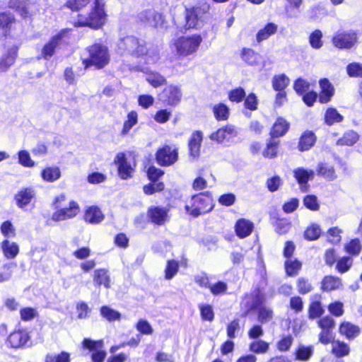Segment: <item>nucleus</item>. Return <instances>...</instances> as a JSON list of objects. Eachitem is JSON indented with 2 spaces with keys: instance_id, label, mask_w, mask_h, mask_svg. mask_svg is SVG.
I'll return each mask as SVG.
<instances>
[{
  "instance_id": "nucleus-45",
  "label": "nucleus",
  "mask_w": 362,
  "mask_h": 362,
  "mask_svg": "<svg viewBox=\"0 0 362 362\" xmlns=\"http://www.w3.org/2000/svg\"><path fill=\"white\" fill-rule=\"evenodd\" d=\"M303 264L298 259H288L284 262L286 274L288 276H296L302 269Z\"/></svg>"
},
{
  "instance_id": "nucleus-25",
  "label": "nucleus",
  "mask_w": 362,
  "mask_h": 362,
  "mask_svg": "<svg viewBox=\"0 0 362 362\" xmlns=\"http://www.w3.org/2000/svg\"><path fill=\"white\" fill-rule=\"evenodd\" d=\"M317 141V136L312 130H305L300 134L297 148L300 152H304L311 149L315 144Z\"/></svg>"
},
{
  "instance_id": "nucleus-3",
  "label": "nucleus",
  "mask_w": 362,
  "mask_h": 362,
  "mask_svg": "<svg viewBox=\"0 0 362 362\" xmlns=\"http://www.w3.org/2000/svg\"><path fill=\"white\" fill-rule=\"evenodd\" d=\"M211 5L206 1H199L194 5L185 6L182 29L185 31L197 30L204 18L210 14Z\"/></svg>"
},
{
  "instance_id": "nucleus-44",
  "label": "nucleus",
  "mask_w": 362,
  "mask_h": 362,
  "mask_svg": "<svg viewBox=\"0 0 362 362\" xmlns=\"http://www.w3.org/2000/svg\"><path fill=\"white\" fill-rule=\"evenodd\" d=\"M212 112L216 121H226L230 117L229 107L223 103L215 104L212 107Z\"/></svg>"
},
{
  "instance_id": "nucleus-16",
  "label": "nucleus",
  "mask_w": 362,
  "mask_h": 362,
  "mask_svg": "<svg viewBox=\"0 0 362 362\" xmlns=\"http://www.w3.org/2000/svg\"><path fill=\"white\" fill-rule=\"evenodd\" d=\"M17 24V19L10 11L0 12V40L7 39L12 36Z\"/></svg>"
},
{
  "instance_id": "nucleus-62",
  "label": "nucleus",
  "mask_w": 362,
  "mask_h": 362,
  "mask_svg": "<svg viewBox=\"0 0 362 362\" xmlns=\"http://www.w3.org/2000/svg\"><path fill=\"white\" fill-rule=\"evenodd\" d=\"M243 101L245 110L253 112L258 109L259 100L255 93H250L248 95H245Z\"/></svg>"
},
{
  "instance_id": "nucleus-43",
  "label": "nucleus",
  "mask_w": 362,
  "mask_h": 362,
  "mask_svg": "<svg viewBox=\"0 0 362 362\" xmlns=\"http://www.w3.org/2000/svg\"><path fill=\"white\" fill-rule=\"evenodd\" d=\"M61 170L57 166L46 167L40 173L42 179L47 182H54L61 177Z\"/></svg>"
},
{
  "instance_id": "nucleus-32",
  "label": "nucleus",
  "mask_w": 362,
  "mask_h": 362,
  "mask_svg": "<svg viewBox=\"0 0 362 362\" xmlns=\"http://www.w3.org/2000/svg\"><path fill=\"white\" fill-rule=\"evenodd\" d=\"M8 7L18 13L24 19L31 16L28 0H8Z\"/></svg>"
},
{
  "instance_id": "nucleus-64",
  "label": "nucleus",
  "mask_w": 362,
  "mask_h": 362,
  "mask_svg": "<svg viewBox=\"0 0 362 362\" xmlns=\"http://www.w3.org/2000/svg\"><path fill=\"white\" fill-rule=\"evenodd\" d=\"M45 362H71L69 353L61 351L57 355L47 354Z\"/></svg>"
},
{
  "instance_id": "nucleus-38",
  "label": "nucleus",
  "mask_w": 362,
  "mask_h": 362,
  "mask_svg": "<svg viewBox=\"0 0 362 362\" xmlns=\"http://www.w3.org/2000/svg\"><path fill=\"white\" fill-rule=\"evenodd\" d=\"M1 249L6 259H14L19 253V246L15 242L5 239L1 243Z\"/></svg>"
},
{
  "instance_id": "nucleus-48",
  "label": "nucleus",
  "mask_w": 362,
  "mask_h": 362,
  "mask_svg": "<svg viewBox=\"0 0 362 362\" xmlns=\"http://www.w3.org/2000/svg\"><path fill=\"white\" fill-rule=\"evenodd\" d=\"M343 119V115H341L335 107H328L325 112V123L329 126L341 122Z\"/></svg>"
},
{
  "instance_id": "nucleus-14",
  "label": "nucleus",
  "mask_w": 362,
  "mask_h": 362,
  "mask_svg": "<svg viewBox=\"0 0 362 362\" xmlns=\"http://www.w3.org/2000/svg\"><path fill=\"white\" fill-rule=\"evenodd\" d=\"M67 33V29H62L52 36L43 45L41 49V57L44 59H49L54 55L56 49L62 45L63 38Z\"/></svg>"
},
{
  "instance_id": "nucleus-27",
  "label": "nucleus",
  "mask_w": 362,
  "mask_h": 362,
  "mask_svg": "<svg viewBox=\"0 0 362 362\" xmlns=\"http://www.w3.org/2000/svg\"><path fill=\"white\" fill-rule=\"evenodd\" d=\"M254 230V223L245 218L238 219L234 226L235 235L240 239L251 235Z\"/></svg>"
},
{
  "instance_id": "nucleus-63",
  "label": "nucleus",
  "mask_w": 362,
  "mask_h": 362,
  "mask_svg": "<svg viewBox=\"0 0 362 362\" xmlns=\"http://www.w3.org/2000/svg\"><path fill=\"white\" fill-rule=\"evenodd\" d=\"M346 73L352 78H362V64L351 62L346 66Z\"/></svg>"
},
{
  "instance_id": "nucleus-2",
  "label": "nucleus",
  "mask_w": 362,
  "mask_h": 362,
  "mask_svg": "<svg viewBox=\"0 0 362 362\" xmlns=\"http://www.w3.org/2000/svg\"><path fill=\"white\" fill-rule=\"evenodd\" d=\"M266 297L259 287H256L250 293H245L240 303L241 317L246 318L254 312L257 313V320L264 324L273 319L272 308L264 305Z\"/></svg>"
},
{
  "instance_id": "nucleus-60",
  "label": "nucleus",
  "mask_w": 362,
  "mask_h": 362,
  "mask_svg": "<svg viewBox=\"0 0 362 362\" xmlns=\"http://www.w3.org/2000/svg\"><path fill=\"white\" fill-rule=\"evenodd\" d=\"M289 84V78L284 74L275 75L272 78V87L275 90H285Z\"/></svg>"
},
{
  "instance_id": "nucleus-51",
  "label": "nucleus",
  "mask_w": 362,
  "mask_h": 362,
  "mask_svg": "<svg viewBox=\"0 0 362 362\" xmlns=\"http://www.w3.org/2000/svg\"><path fill=\"white\" fill-rule=\"evenodd\" d=\"M317 173L328 180H333L337 177L334 168L324 163L318 164Z\"/></svg>"
},
{
  "instance_id": "nucleus-36",
  "label": "nucleus",
  "mask_w": 362,
  "mask_h": 362,
  "mask_svg": "<svg viewBox=\"0 0 362 362\" xmlns=\"http://www.w3.org/2000/svg\"><path fill=\"white\" fill-rule=\"evenodd\" d=\"M279 146L280 141L269 136L262 152L263 157L267 159L276 158L279 155Z\"/></svg>"
},
{
  "instance_id": "nucleus-10",
  "label": "nucleus",
  "mask_w": 362,
  "mask_h": 362,
  "mask_svg": "<svg viewBox=\"0 0 362 362\" xmlns=\"http://www.w3.org/2000/svg\"><path fill=\"white\" fill-rule=\"evenodd\" d=\"M155 159L161 167L171 166L179 159L178 148L176 146L164 144L156 150Z\"/></svg>"
},
{
  "instance_id": "nucleus-12",
  "label": "nucleus",
  "mask_w": 362,
  "mask_h": 362,
  "mask_svg": "<svg viewBox=\"0 0 362 362\" xmlns=\"http://www.w3.org/2000/svg\"><path fill=\"white\" fill-rule=\"evenodd\" d=\"M181 98V89L175 85L165 87L158 95V100L165 106L175 107L180 103Z\"/></svg>"
},
{
  "instance_id": "nucleus-57",
  "label": "nucleus",
  "mask_w": 362,
  "mask_h": 362,
  "mask_svg": "<svg viewBox=\"0 0 362 362\" xmlns=\"http://www.w3.org/2000/svg\"><path fill=\"white\" fill-rule=\"evenodd\" d=\"M269 349V344L262 339L252 341L249 345V350L257 354H265Z\"/></svg>"
},
{
  "instance_id": "nucleus-1",
  "label": "nucleus",
  "mask_w": 362,
  "mask_h": 362,
  "mask_svg": "<svg viewBox=\"0 0 362 362\" xmlns=\"http://www.w3.org/2000/svg\"><path fill=\"white\" fill-rule=\"evenodd\" d=\"M64 6L76 13L70 21L74 28L98 30L107 23L108 14L105 0H66Z\"/></svg>"
},
{
  "instance_id": "nucleus-49",
  "label": "nucleus",
  "mask_w": 362,
  "mask_h": 362,
  "mask_svg": "<svg viewBox=\"0 0 362 362\" xmlns=\"http://www.w3.org/2000/svg\"><path fill=\"white\" fill-rule=\"evenodd\" d=\"M322 234L320 226L317 223H311L307 226L303 233V237L308 241L317 240Z\"/></svg>"
},
{
  "instance_id": "nucleus-29",
  "label": "nucleus",
  "mask_w": 362,
  "mask_h": 362,
  "mask_svg": "<svg viewBox=\"0 0 362 362\" xmlns=\"http://www.w3.org/2000/svg\"><path fill=\"white\" fill-rule=\"evenodd\" d=\"M269 220L275 231L279 235L286 234L291 228V223L286 218L281 217L278 212L270 213Z\"/></svg>"
},
{
  "instance_id": "nucleus-61",
  "label": "nucleus",
  "mask_w": 362,
  "mask_h": 362,
  "mask_svg": "<svg viewBox=\"0 0 362 362\" xmlns=\"http://www.w3.org/2000/svg\"><path fill=\"white\" fill-rule=\"evenodd\" d=\"M245 90L241 86L231 89L228 93V98L231 103H240L245 98Z\"/></svg>"
},
{
  "instance_id": "nucleus-15",
  "label": "nucleus",
  "mask_w": 362,
  "mask_h": 362,
  "mask_svg": "<svg viewBox=\"0 0 362 362\" xmlns=\"http://www.w3.org/2000/svg\"><path fill=\"white\" fill-rule=\"evenodd\" d=\"M80 212V206L76 201L71 200L67 207L55 209L52 214V220L55 222L63 221L75 218Z\"/></svg>"
},
{
  "instance_id": "nucleus-28",
  "label": "nucleus",
  "mask_w": 362,
  "mask_h": 362,
  "mask_svg": "<svg viewBox=\"0 0 362 362\" xmlns=\"http://www.w3.org/2000/svg\"><path fill=\"white\" fill-rule=\"evenodd\" d=\"M290 129V123L283 117H278L269 132V136L277 139L284 136Z\"/></svg>"
},
{
  "instance_id": "nucleus-21",
  "label": "nucleus",
  "mask_w": 362,
  "mask_h": 362,
  "mask_svg": "<svg viewBox=\"0 0 362 362\" xmlns=\"http://www.w3.org/2000/svg\"><path fill=\"white\" fill-rule=\"evenodd\" d=\"M237 135L238 130L236 127L231 124H226L212 132L209 135V139L213 141L221 144L226 139L235 137Z\"/></svg>"
},
{
  "instance_id": "nucleus-55",
  "label": "nucleus",
  "mask_w": 362,
  "mask_h": 362,
  "mask_svg": "<svg viewBox=\"0 0 362 362\" xmlns=\"http://www.w3.org/2000/svg\"><path fill=\"white\" fill-rule=\"evenodd\" d=\"M179 262L175 259H168L164 270V277L167 280L172 279L178 272Z\"/></svg>"
},
{
  "instance_id": "nucleus-20",
  "label": "nucleus",
  "mask_w": 362,
  "mask_h": 362,
  "mask_svg": "<svg viewBox=\"0 0 362 362\" xmlns=\"http://www.w3.org/2000/svg\"><path fill=\"white\" fill-rule=\"evenodd\" d=\"M203 138L201 130H194L190 134L187 141L188 155L190 158L194 160L200 156Z\"/></svg>"
},
{
  "instance_id": "nucleus-8",
  "label": "nucleus",
  "mask_w": 362,
  "mask_h": 362,
  "mask_svg": "<svg viewBox=\"0 0 362 362\" xmlns=\"http://www.w3.org/2000/svg\"><path fill=\"white\" fill-rule=\"evenodd\" d=\"M324 259L327 266L329 267L334 266L335 270L341 274L348 272L354 264L351 257L345 255L338 257L337 251L334 248H329L325 251Z\"/></svg>"
},
{
  "instance_id": "nucleus-5",
  "label": "nucleus",
  "mask_w": 362,
  "mask_h": 362,
  "mask_svg": "<svg viewBox=\"0 0 362 362\" xmlns=\"http://www.w3.org/2000/svg\"><path fill=\"white\" fill-rule=\"evenodd\" d=\"M214 208V198L211 192L209 191L192 195L189 203L185 206L187 214L194 218L209 213Z\"/></svg>"
},
{
  "instance_id": "nucleus-13",
  "label": "nucleus",
  "mask_w": 362,
  "mask_h": 362,
  "mask_svg": "<svg viewBox=\"0 0 362 362\" xmlns=\"http://www.w3.org/2000/svg\"><path fill=\"white\" fill-rule=\"evenodd\" d=\"M81 347L83 349H87L91 352V359L93 362H103L106 352L103 349V340H92L88 338H85L81 342Z\"/></svg>"
},
{
  "instance_id": "nucleus-11",
  "label": "nucleus",
  "mask_w": 362,
  "mask_h": 362,
  "mask_svg": "<svg viewBox=\"0 0 362 362\" xmlns=\"http://www.w3.org/2000/svg\"><path fill=\"white\" fill-rule=\"evenodd\" d=\"M139 21L144 25L153 28H166L168 24L163 13L151 10L141 12L139 16Z\"/></svg>"
},
{
  "instance_id": "nucleus-37",
  "label": "nucleus",
  "mask_w": 362,
  "mask_h": 362,
  "mask_svg": "<svg viewBox=\"0 0 362 362\" xmlns=\"http://www.w3.org/2000/svg\"><path fill=\"white\" fill-rule=\"evenodd\" d=\"M351 352L349 345L344 341L334 340L332 343L331 354L337 358L345 357Z\"/></svg>"
},
{
  "instance_id": "nucleus-35",
  "label": "nucleus",
  "mask_w": 362,
  "mask_h": 362,
  "mask_svg": "<svg viewBox=\"0 0 362 362\" xmlns=\"http://www.w3.org/2000/svg\"><path fill=\"white\" fill-rule=\"evenodd\" d=\"M240 58L248 66H255L259 64L262 57L252 48L243 47L240 50Z\"/></svg>"
},
{
  "instance_id": "nucleus-46",
  "label": "nucleus",
  "mask_w": 362,
  "mask_h": 362,
  "mask_svg": "<svg viewBox=\"0 0 362 362\" xmlns=\"http://www.w3.org/2000/svg\"><path fill=\"white\" fill-rule=\"evenodd\" d=\"M359 139V135L354 130H349L345 132L343 135L337 139V146H351L354 145Z\"/></svg>"
},
{
  "instance_id": "nucleus-33",
  "label": "nucleus",
  "mask_w": 362,
  "mask_h": 362,
  "mask_svg": "<svg viewBox=\"0 0 362 362\" xmlns=\"http://www.w3.org/2000/svg\"><path fill=\"white\" fill-rule=\"evenodd\" d=\"M18 47L13 46L0 58V72L6 71L13 65L18 56Z\"/></svg>"
},
{
  "instance_id": "nucleus-17",
  "label": "nucleus",
  "mask_w": 362,
  "mask_h": 362,
  "mask_svg": "<svg viewBox=\"0 0 362 362\" xmlns=\"http://www.w3.org/2000/svg\"><path fill=\"white\" fill-rule=\"evenodd\" d=\"M170 208L167 206H151L147 210V218L150 223L156 226H163L170 219Z\"/></svg>"
},
{
  "instance_id": "nucleus-31",
  "label": "nucleus",
  "mask_w": 362,
  "mask_h": 362,
  "mask_svg": "<svg viewBox=\"0 0 362 362\" xmlns=\"http://www.w3.org/2000/svg\"><path fill=\"white\" fill-rule=\"evenodd\" d=\"M28 339V334L23 330L18 329L8 335L7 342L11 348L18 349L25 345Z\"/></svg>"
},
{
  "instance_id": "nucleus-4",
  "label": "nucleus",
  "mask_w": 362,
  "mask_h": 362,
  "mask_svg": "<svg viewBox=\"0 0 362 362\" xmlns=\"http://www.w3.org/2000/svg\"><path fill=\"white\" fill-rule=\"evenodd\" d=\"M88 57L82 59L84 69L94 68L97 70L105 69L110 62V54L106 45L94 42L86 48Z\"/></svg>"
},
{
  "instance_id": "nucleus-42",
  "label": "nucleus",
  "mask_w": 362,
  "mask_h": 362,
  "mask_svg": "<svg viewBox=\"0 0 362 362\" xmlns=\"http://www.w3.org/2000/svg\"><path fill=\"white\" fill-rule=\"evenodd\" d=\"M278 30V26L274 23H267L256 34V40L258 43L267 40Z\"/></svg>"
},
{
  "instance_id": "nucleus-18",
  "label": "nucleus",
  "mask_w": 362,
  "mask_h": 362,
  "mask_svg": "<svg viewBox=\"0 0 362 362\" xmlns=\"http://www.w3.org/2000/svg\"><path fill=\"white\" fill-rule=\"evenodd\" d=\"M114 163L117 165L118 176L122 180H128L133 177L134 168L128 162L124 153H118L115 158Z\"/></svg>"
},
{
  "instance_id": "nucleus-56",
  "label": "nucleus",
  "mask_w": 362,
  "mask_h": 362,
  "mask_svg": "<svg viewBox=\"0 0 362 362\" xmlns=\"http://www.w3.org/2000/svg\"><path fill=\"white\" fill-rule=\"evenodd\" d=\"M100 313L101 316L109 322L119 320L121 318V313L107 305H103L100 308Z\"/></svg>"
},
{
  "instance_id": "nucleus-54",
  "label": "nucleus",
  "mask_w": 362,
  "mask_h": 362,
  "mask_svg": "<svg viewBox=\"0 0 362 362\" xmlns=\"http://www.w3.org/2000/svg\"><path fill=\"white\" fill-rule=\"evenodd\" d=\"M293 344V337L288 334L282 335L276 342V347L280 352L288 351Z\"/></svg>"
},
{
  "instance_id": "nucleus-39",
  "label": "nucleus",
  "mask_w": 362,
  "mask_h": 362,
  "mask_svg": "<svg viewBox=\"0 0 362 362\" xmlns=\"http://www.w3.org/2000/svg\"><path fill=\"white\" fill-rule=\"evenodd\" d=\"M362 250V245L358 238H353L344 245V251L346 256L354 257H358Z\"/></svg>"
},
{
  "instance_id": "nucleus-34",
  "label": "nucleus",
  "mask_w": 362,
  "mask_h": 362,
  "mask_svg": "<svg viewBox=\"0 0 362 362\" xmlns=\"http://www.w3.org/2000/svg\"><path fill=\"white\" fill-rule=\"evenodd\" d=\"M93 280L97 287L103 286L105 288H110L111 286V279L109 272L107 269L100 268L94 271Z\"/></svg>"
},
{
  "instance_id": "nucleus-30",
  "label": "nucleus",
  "mask_w": 362,
  "mask_h": 362,
  "mask_svg": "<svg viewBox=\"0 0 362 362\" xmlns=\"http://www.w3.org/2000/svg\"><path fill=\"white\" fill-rule=\"evenodd\" d=\"M342 287L341 279L334 275L325 276L320 282V290L322 292L337 291Z\"/></svg>"
},
{
  "instance_id": "nucleus-19",
  "label": "nucleus",
  "mask_w": 362,
  "mask_h": 362,
  "mask_svg": "<svg viewBox=\"0 0 362 362\" xmlns=\"http://www.w3.org/2000/svg\"><path fill=\"white\" fill-rule=\"evenodd\" d=\"M35 191L31 187H22L14 195V201L16 206L21 209H25L35 202Z\"/></svg>"
},
{
  "instance_id": "nucleus-59",
  "label": "nucleus",
  "mask_w": 362,
  "mask_h": 362,
  "mask_svg": "<svg viewBox=\"0 0 362 362\" xmlns=\"http://www.w3.org/2000/svg\"><path fill=\"white\" fill-rule=\"evenodd\" d=\"M165 189V184L162 181L151 182L143 186V192L146 195H152L161 192Z\"/></svg>"
},
{
  "instance_id": "nucleus-22",
  "label": "nucleus",
  "mask_w": 362,
  "mask_h": 362,
  "mask_svg": "<svg viewBox=\"0 0 362 362\" xmlns=\"http://www.w3.org/2000/svg\"><path fill=\"white\" fill-rule=\"evenodd\" d=\"M339 334L348 341H354L361 334L359 325L348 320L341 321L338 327Z\"/></svg>"
},
{
  "instance_id": "nucleus-53",
  "label": "nucleus",
  "mask_w": 362,
  "mask_h": 362,
  "mask_svg": "<svg viewBox=\"0 0 362 362\" xmlns=\"http://www.w3.org/2000/svg\"><path fill=\"white\" fill-rule=\"evenodd\" d=\"M200 317L204 322H212L215 318L213 306L210 304L200 303L198 305Z\"/></svg>"
},
{
  "instance_id": "nucleus-7",
  "label": "nucleus",
  "mask_w": 362,
  "mask_h": 362,
  "mask_svg": "<svg viewBox=\"0 0 362 362\" xmlns=\"http://www.w3.org/2000/svg\"><path fill=\"white\" fill-rule=\"evenodd\" d=\"M122 42L124 49L134 57L144 58L151 57L152 54L156 58H158V53L157 52H151L148 48V42L144 39L130 35L124 37Z\"/></svg>"
},
{
  "instance_id": "nucleus-58",
  "label": "nucleus",
  "mask_w": 362,
  "mask_h": 362,
  "mask_svg": "<svg viewBox=\"0 0 362 362\" xmlns=\"http://www.w3.org/2000/svg\"><path fill=\"white\" fill-rule=\"evenodd\" d=\"M165 189V184L162 181L151 182L143 186V192L146 195H152L161 192Z\"/></svg>"
},
{
  "instance_id": "nucleus-9",
  "label": "nucleus",
  "mask_w": 362,
  "mask_h": 362,
  "mask_svg": "<svg viewBox=\"0 0 362 362\" xmlns=\"http://www.w3.org/2000/svg\"><path fill=\"white\" fill-rule=\"evenodd\" d=\"M331 42L338 49H351L358 42V33L354 30H340L334 33Z\"/></svg>"
},
{
  "instance_id": "nucleus-52",
  "label": "nucleus",
  "mask_w": 362,
  "mask_h": 362,
  "mask_svg": "<svg viewBox=\"0 0 362 362\" xmlns=\"http://www.w3.org/2000/svg\"><path fill=\"white\" fill-rule=\"evenodd\" d=\"M296 284L298 293L300 295H306L314 290V286L308 278L299 277L297 279Z\"/></svg>"
},
{
  "instance_id": "nucleus-47",
  "label": "nucleus",
  "mask_w": 362,
  "mask_h": 362,
  "mask_svg": "<svg viewBox=\"0 0 362 362\" xmlns=\"http://www.w3.org/2000/svg\"><path fill=\"white\" fill-rule=\"evenodd\" d=\"M146 81L153 88H159L167 84L165 76L157 71H149L146 74Z\"/></svg>"
},
{
  "instance_id": "nucleus-6",
  "label": "nucleus",
  "mask_w": 362,
  "mask_h": 362,
  "mask_svg": "<svg viewBox=\"0 0 362 362\" xmlns=\"http://www.w3.org/2000/svg\"><path fill=\"white\" fill-rule=\"evenodd\" d=\"M203 42L202 36L199 33L182 35L174 40L173 45L177 54L185 57L195 54Z\"/></svg>"
},
{
  "instance_id": "nucleus-41",
  "label": "nucleus",
  "mask_w": 362,
  "mask_h": 362,
  "mask_svg": "<svg viewBox=\"0 0 362 362\" xmlns=\"http://www.w3.org/2000/svg\"><path fill=\"white\" fill-rule=\"evenodd\" d=\"M293 176L297 182L303 187L314 177V172L303 168H297L293 170Z\"/></svg>"
},
{
  "instance_id": "nucleus-50",
  "label": "nucleus",
  "mask_w": 362,
  "mask_h": 362,
  "mask_svg": "<svg viewBox=\"0 0 362 362\" xmlns=\"http://www.w3.org/2000/svg\"><path fill=\"white\" fill-rule=\"evenodd\" d=\"M138 122V114L135 110H132L128 112L127 115V119L124 120L122 129L121 130V134L122 136L129 134L130 129L137 124Z\"/></svg>"
},
{
  "instance_id": "nucleus-26",
  "label": "nucleus",
  "mask_w": 362,
  "mask_h": 362,
  "mask_svg": "<svg viewBox=\"0 0 362 362\" xmlns=\"http://www.w3.org/2000/svg\"><path fill=\"white\" fill-rule=\"evenodd\" d=\"M105 219V215L99 206L91 205L88 206L83 214V220L89 224H99Z\"/></svg>"
},
{
  "instance_id": "nucleus-23",
  "label": "nucleus",
  "mask_w": 362,
  "mask_h": 362,
  "mask_svg": "<svg viewBox=\"0 0 362 362\" xmlns=\"http://www.w3.org/2000/svg\"><path fill=\"white\" fill-rule=\"evenodd\" d=\"M320 88L319 96V103L327 104L329 103L335 93V89L332 83L327 78H322L319 80Z\"/></svg>"
},
{
  "instance_id": "nucleus-40",
  "label": "nucleus",
  "mask_w": 362,
  "mask_h": 362,
  "mask_svg": "<svg viewBox=\"0 0 362 362\" xmlns=\"http://www.w3.org/2000/svg\"><path fill=\"white\" fill-rule=\"evenodd\" d=\"M314 352L313 346L298 345L293 353L294 359L298 361H308L313 356Z\"/></svg>"
},
{
  "instance_id": "nucleus-24",
  "label": "nucleus",
  "mask_w": 362,
  "mask_h": 362,
  "mask_svg": "<svg viewBox=\"0 0 362 362\" xmlns=\"http://www.w3.org/2000/svg\"><path fill=\"white\" fill-rule=\"evenodd\" d=\"M324 313L325 309L322 303V295L315 293L310 299L308 308V318L311 320L320 318Z\"/></svg>"
}]
</instances>
